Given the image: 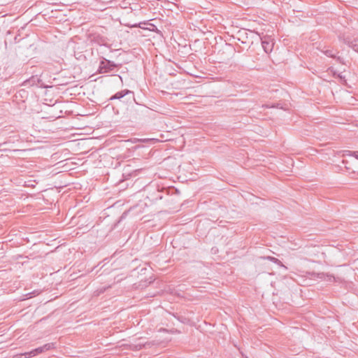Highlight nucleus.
<instances>
[{
  "label": "nucleus",
  "instance_id": "obj_1",
  "mask_svg": "<svg viewBox=\"0 0 358 358\" xmlns=\"http://www.w3.org/2000/svg\"><path fill=\"white\" fill-rule=\"evenodd\" d=\"M150 110L147 106L136 103L127 109V113L130 119L136 120L147 116Z\"/></svg>",
  "mask_w": 358,
  "mask_h": 358
},
{
  "label": "nucleus",
  "instance_id": "obj_2",
  "mask_svg": "<svg viewBox=\"0 0 358 358\" xmlns=\"http://www.w3.org/2000/svg\"><path fill=\"white\" fill-rule=\"evenodd\" d=\"M121 64H115L109 59L103 58L99 62L97 72L101 74L109 73L114 71L115 69L121 67Z\"/></svg>",
  "mask_w": 358,
  "mask_h": 358
},
{
  "label": "nucleus",
  "instance_id": "obj_3",
  "mask_svg": "<svg viewBox=\"0 0 358 358\" xmlns=\"http://www.w3.org/2000/svg\"><path fill=\"white\" fill-rule=\"evenodd\" d=\"M116 99L122 100L123 102L135 101L134 93L129 90L125 89L117 92L108 99L109 101Z\"/></svg>",
  "mask_w": 358,
  "mask_h": 358
},
{
  "label": "nucleus",
  "instance_id": "obj_4",
  "mask_svg": "<svg viewBox=\"0 0 358 358\" xmlns=\"http://www.w3.org/2000/svg\"><path fill=\"white\" fill-rule=\"evenodd\" d=\"M338 38L341 41L358 52V38H352L349 35L345 34L340 35Z\"/></svg>",
  "mask_w": 358,
  "mask_h": 358
},
{
  "label": "nucleus",
  "instance_id": "obj_5",
  "mask_svg": "<svg viewBox=\"0 0 358 358\" xmlns=\"http://www.w3.org/2000/svg\"><path fill=\"white\" fill-rule=\"evenodd\" d=\"M166 195H168L167 192L165 191ZM164 191L159 190L158 189H154L153 192H149V194L147 196V198L150 201H157L158 200H161L164 197Z\"/></svg>",
  "mask_w": 358,
  "mask_h": 358
},
{
  "label": "nucleus",
  "instance_id": "obj_6",
  "mask_svg": "<svg viewBox=\"0 0 358 358\" xmlns=\"http://www.w3.org/2000/svg\"><path fill=\"white\" fill-rule=\"evenodd\" d=\"M262 45L266 53H269L273 50L274 43L272 40L264 38H262Z\"/></svg>",
  "mask_w": 358,
  "mask_h": 358
},
{
  "label": "nucleus",
  "instance_id": "obj_7",
  "mask_svg": "<svg viewBox=\"0 0 358 358\" xmlns=\"http://www.w3.org/2000/svg\"><path fill=\"white\" fill-rule=\"evenodd\" d=\"M237 38L243 44L252 43V41H248V34L245 29L240 30L237 32Z\"/></svg>",
  "mask_w": 358,
  "mask_h": 358
},
{
  "label": "nucleus",
  "instance_id": "obj_8",
  "mask_svg": "<svg viewBox=\"0 0 358 358\" xmlns=\"http://www.w3.org/2000/svg\"><path fill=\"white\" fill-rule=\"evenodd\" d=\"M312 275H313L319 279L327 280L329 282H333L335 280L334 276H333L332 275L324 273H313Z\"/></svg>",
  "mask_w": 358,
  "mask_h": 358
},
{
  "label": "nucleus",
  "instance_id": "obj_9",
  "mask_svg": "<svg viewBox=\"0 0 358 358\" xmlns=\"http://www.w3.org/2000/svg\"><path fill=\"white\" fill-rule=\"evenodd\" d=\"M42 352H44L43 351V349H42V347H38L36 349H34L29 352H28V354H29V357H34V356H36Z\"/></svg>",
  "mask_w": 358,
  "mask_h": 358
},
{
  "label": "nucleus",
  "instance_id": "obj_10",
  "mask_svg": "<svg viewBox=\"0 0 358 358\" xmlns=\"http://www.w3.org/2000/svg\"><path fill=\"white\" fill-rule=\"evenodd\" d=\"M41 347H42L43 351V352H46L48 350H50L51 349L55 348V343H49L45 344L44 345H43Z\"/></svg>",
  "mask_w": 358,
  "mask_h": 358
},
{
  "label": "nucleus",
  "instance_id": "obj_11",
  "mask_svg": "<svg viewBox=\"0 0 358 358\" xmlns=\"http://www.w3.org/2000/svg\"><path fill=\"white\" fill-rule=\"evenodd\" d=\"M41 347H42L43 351V352H46L48 350H50L51 349L55 348V343H49L45 344L44 345H43Z\"/></svg>",
  "mask_w": 358,
  "mask_h": 358
},
{
  "label": "nucleus",
  "instance_id": "obj_12",
  "mask_svg": "<svg viewBox=\"0 0 358 358\" xmlns=\"http://www.w3.org/2000/svg\"><path fill=\"white\" fill-rule=\"evenodd\" d=\"M324 53L325 54V55H327V57H332V58H336V52L334 51V50H327L324 52Z\"/></svg>",
  "mask_w": 358,
  "mask_h": 358
},
{
  "label": "nucleus",
  "instance_id": "obj_13",
  "mask_svg": "<svg viewBox=\"0 0 358 358\" xmlns=\"http://www.w3.org/2000/svg\"><path fill=\"white\" fill-rule=\"evenodd\" d=\"M346 152V155H348V156H353L355 157L356 159H358V151H350V150H346L345 151Z\"/></svg>",
  "mask_w": 358,
  "mask_h": 358
},
{
  "label": "nucleus",
  "instance_id": "obj_14",
  "mask_svg": "<svg viewBox=\"0 0 358 358\" xmlns=\"http://www.w3.org/2000/svg\"><path fill=\"white\" fill-rule=\"evenodd\" d=\"M29 354L27 352L16 355L13 356V358H29Z\"/></svg>",
  "mask_w": 358,
  "mask_h": 358
},
{
  "label": "nucleus",
  "instance_id": "obj_15",
  "mask_svg": "<svg viewBox=\"0 0 358 358\" xmlns=\"http://www.w3.org/2000/svg\"><path fill=\"white\" fill-rule=\"evenodd\" d=\"M35 78L34 77H32L30 80H27L25 81V83H29L30 85H34V82H35Z\"/></svg>",
  "mask_w": 358,
  "mask_h": 358
},
{
  "label": "nucleus",
  "instance_id": "obj_16",
  "mask_svg": "<svg viewBox=\"0 0 358 358\" xmlns=\"http://www.w3.org/2000/svg\"><path fill=\"white\" fill-rule=\"evenodd\" d=\"M338 78H340L341 81H342V82L346 81L345 76H342L341 74L338 75Z\"/></svg>",
  "mask_w": 358,
  "mask_h": 358
},
{
  "label": "nucleus",
  "instance_id": "obj_17",
  "mask_svg": "<svg viewBox=\"0 0 358 358\" xmlns=\"http://www.w3.org/2000/svg\"><path fill=\"white\" fill-rule=\"evenodd\" d=\"M126 215H127V213H126V212H124V213L122 215V216L120 217V220L124 219V217H125Z\"/></svg>",
  "mask_w": 358,
  "mask_h": 358
},
{
  "label": "nucleus",
  "instance_id": "obj_18",
  "mask_svg": "<svg viewBox=\"0 0 358 358\" xmlns=\"http://www.w3.org/2000/svg\"><path fill=\"white\" fill-rule=\"evenodd\" d=\"M272 259L275 260V261H279L278 259L275 258V257H272L271 258Z\"/></svg>",
  "mask_w": 358,
  "mask_h": 358
},
{
  "label": "nucleus",
  "instance_id": "obj_19",
  "mask_svg": "<svg viewBox=\"0 0 358 358\" xmlns=\"http://www.w3.org/2000/svg\"><path fill=\"white\" fill-rule=\"evenodd\" d=\"M119 78L122 80V77L120 76H118Z\"/></svg>",
  "mask_w": 358,
  "mask_h": 358
},
{
  "label": "nucleus",
  "instance_id": "obj_20",
  "mask_svg": "<svg viewBox=\"0 0 358 358\" xmlns=\"http://www.w3.org/2000/svg\"><path fill=\"white\" fill-rule=\"evenodd\" d=\"M246 358H248V357H246Z\"/></svg>",
  "mask_w": 358,
  "mask_h": 358
}]
</instances>
